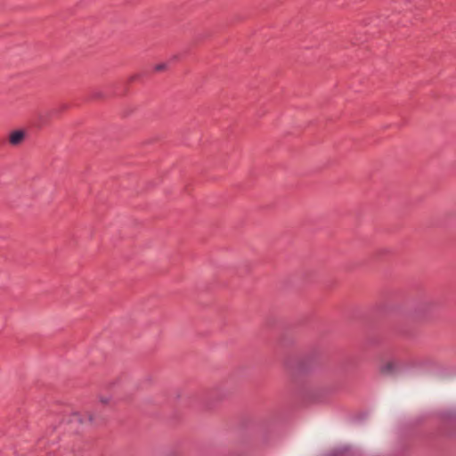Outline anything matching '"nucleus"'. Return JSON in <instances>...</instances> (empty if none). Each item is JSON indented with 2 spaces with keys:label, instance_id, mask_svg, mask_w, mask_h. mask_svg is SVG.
<instances>
[{
  "label": "nucleus",
  "instance_id": "obj_2",
  "mask_svg": "<svg viewBox=\"0 0 456 456\" xmlns=\"http://www.w3.org/2000/svg\"><path fill=\"white\" fill-rule=\"evenodd\" d=\"M397 368V365L395 362H387L386 364H384L381 369H380V371L384 374H389V373H392L394 372V370Z\"/></svg>",
  "mask_w": 456,
  "mask_h": 456
},
{
  "label": "nucleus",
  "instance_id": "obj_4",
  "mask_svg": "<svg viewBox=\"0 0 456 456\" xmlns=\"http://www.w3.org/2000/svg\"><path fill=\"white\" fill-rule=\"evenodd\" d=\"M71 421H74V422H82V419L80 418V415L78 413H74L72 415V419Z\"/></svg>",
  "mask_w": 456,
  "mask_h": 456
},
{
  "label": "nucleus",
  "instance_id": "obj_3",
  "mask_svg": "<svg viewBox=\"0 0 456 456\" xmlns=\"http://www.w3.org/2000/svg\"><path fill=\"white\" fill-rule=\"evenodd\" d=\"M167 68V64L166 63H159V64H157L154 68L155 71H163L165 70Z\"/></svg>",
  "mask_w": 456,
  "mask_h": 456
},
{
  "label": "nucleus",
  "instance_id": "obj_1",
  "mask_svg": "<svg viewBox=\"0 0 456 456\" xmlns=\"http://www.w3.org/2000/svg\"><path fill=\"white\" fill-rule=\"evenodd\" d=\"M25 138V132L23 130L12 131L9 135V142L12 145H19Z\"/></svg>",
  "mask_w": 456,
  "mask_h": 456
},
{
  "label": "nucleus",
  "instance_id": "obj_6",
  "mask_svg": "<svg viewBox=\"0 0 456 456\" xmlns=\"http://www.w3.org/2000/svg\"><path fill=\"white\" fill-rule=\"evenodd\" d=\"M101 402H102V404H107V403H108V402H109V400H108V399H105V398H102V399H101Z\"/></svg>",
  "mask_w": 456,
  "mask_h": 456
},
{
  "label": "nucleus",
  "instance_id": "obj_5",
  "mask_svg": "<svg viewBox=\"0 0 456 456\" xmlns=\"http://www.w3.org/2000/svg\"><path fill=\"white\" fill-rule=\"evenodd\" d=\"M88 420H89L90 422H94V421H96V417H95V416H94V415H92V414H90V415L88 416Z\"/></svg>",
  "mask_w": 456,
  "mask_h": 456
},
{
  "label": "nucleus",
  "instance_id": "obj_7",
  "mask_svg": "<svg viewBox=\"0 0 456 456\" xmlns=\"http://www.w3.org/2000/svg\"><path fill=\"white\" fill-rule=\"evenodd\" d=\"M348 450H349L348 447L344 446V449H343L344 456L347 453Z\"/></svg>",
  "mask_w": 456,
  "mask_h": 456
}]
</instances>
